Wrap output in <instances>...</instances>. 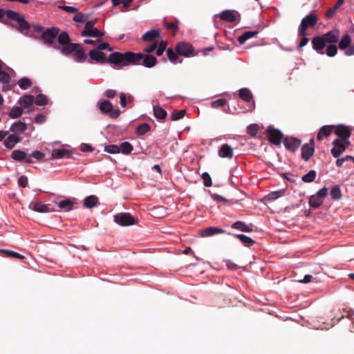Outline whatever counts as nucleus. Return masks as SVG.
<instances>
[{
    "label": "nucleus",
    "mask_w": 354,
    "mask_h": 354,
    "mask_svg": "<svg viewBox=\"0 0 354 354\" xmlns=\"http://www.w3.org/2000/svg\"><path fill=\"white\" fill-rule=\"evenodd\" d=\"M110 64L126 66L129 65H142L147 68H152L158 64L157 59L149 54L136 53L131 51L124 53L114 52L109 55Z\"/></svg>",
    "instance_id": "nucleus-1"
},
{
    "label": "nucleus",
    "mask_w": 354,
    "mask_h": 354,
    "mask_svg": "<svg viewBox=\"0 0 354 354\" xmlns=\"http://www.w3.org/2000/svg\"><path fill=\"white\" fill-rule=\"evenodd\" d=\"M6 16L8 19L15 21L17 24H9L11 27L18 32L28 36V31L30 28V24L26 20L25 17L16 11L11 10H5L0 8V19Z\"/></svg>",
    "instance_id": "nucleus-2"
},
{
    "label": "nucleus",
    "mask_w": 354,
    "mask_h": 354,
    "mask_svg": "<svg viewBox=\"0 0 354 354\" xmlns=\"http://www.w3.org/2000/svg\"><path fill=\"white\" fill-rule=\"evenodd\" d=\"M57 41L59 44H55L53 48L61 51L64 55H69L76 49L77 44L71 43L68 34L63 31L59 32L57 35Z\"/></svg>",
    "instance_id": "nucleus-3"
},
{
    "label": "nucleus",
    "mask_w": 354,
    "mask_h": 354,
    "mask_svg": "<svg viewBox=\"0 0 354 354\" xmlns=\"http://www.w3.org/2000/svg\"><path fill=\"white\" fill-rule=\"evenodd\" d=\"M113 221L121 226H129L137 223L138 220L130 213L121 212L115 214Z\"/></svg>",
    "instance_id": "nucleus-4"
},
{
    "label": "nucleus",
    "mask_w": 354,
    "mask_h": 354,
    "mask_svg": "<svg viewBox=\"0 0 354 354\" xmlns=\"http://www.w3.org/2000/svg\"><path fill=\"white\" fill-rule=\"evenodd\" d=\"M317 22V17L314 13H310L304 17L299 26V35H306V29L309 27H314Z\"/></svg>",
    "instance_id": "nucleus-5"
},
{
    "label": "nucleus",
    "mask_w": 354,
    "mask_h": 354,
    "mask_svg": "<svg viewBox=\"0 0 354 354\" xmlns=\"http://www.w3.org/2000/svg\"><path fill=\"white\" fill-rule=\"evenodd\" d=\"M328 195V189L326 187H323L319 189L315 195L310 196L308 200L309 205L313 208L319 207L324 203V198Z\"/></svg>",
    "instance_id": "nucleus-6"
},
{
    "label": "nucleus",
    "mask_w": 354,
    "mask_h": 354,
    "mask_svg": "<svg viewBox=\"0 0 354 354\" xmlns=\"http://www.w3.org/2000/svg\"><path fill=\"white\" fill-rule=\"evenodd\" d=\"M59 32V29L58 28L52 27L43 31L41 37L45 44L53 47V46L56 44L55 41Z\"/></svg>",
    "instance_id": "nucleus-7"
},
{
    "label": "nucleus",
    "mask_w": 354,
    "mask_h": 354,
    "mask_svg": "<svg viewBox=\"0 0 354 354\" xmlns=\"http://www.w3.org/2000/svg\"><path fill=\"white\" fill-rule=\"evenodd\" d=\"M95 23L96 19L87 21L85 24L84 30L82 32V36L91 37H100L104 36V33L103 32L94 28Z\"/></svg>",
    "instance_id": "nucleus-8"
},
{
    "label": "nucleus",
    "mask_w": 354,
    "mask_h": 354,
    "mask_svg": "<svg viewBox=\"0 0 354 354\" xmlns=\"http://www.w3.org/2000/svg\"><path fill=\"white\" fill-rule=\"evenodd\" d=\"M333 147L331 149V154L334 158H338L350 145V141L346 140L335 139L333 142Z\"/></svg>",
    "instance_id": "nucleus-9"
},
{
    "label": "nucleus",
    "mask_w": 354,
    "mask_h": 354,
    "mask_svg": "<svg viewBox=\"0 0 354 354\" xmlns=\"http://www.w3.org/2000/svg\"><path fill=\"white\" fill-rule=\"evenodd\" d=\"M100 111L105 114L109 115L112 118H117L120 115L119 109H113L112 104L109 100H104L99 102Z\"/></svg>",
    "instance_id": "nucleus-10"
},
{
    "label": "nucleus",
    "mask_w": 354,
    "mask_h": 354,
    "mask_svg": "<svg viewBox=\"0 0 354 354\" xmlns=\"http://www.w3.org/2000/svg\"><path fill=\"white\" fill-rule=\"evenodd\" d=\"M267 136L269 142L274 145H280L283 139V133L273 127L269 126L266 129Z\"/></svg>",
    "instance_id": "nucleus-11"
},
{
    "label": "nucleus",
    "mask_w": 354,
    "mask_h": 354,
    "mask_svg": "<svg viewBox=\"0 0 354 354\" xmlns=\"http://www.w3.org/2000/svg\"><path fill=\"white\" fill-rule=\"evenodd\" d=\"M175 50L178 55L184 57H189L192 55L194 53V48L192 46L185 42L178 43L176 46Z\"/></svg>",
    "instance_id": "nucleus-12"
},
{
    "label": "nucleus",
    "mask_w": 354,
    "mask_h": 354,
    "mask_svg": "<svg viewBox=\"0 0 354 354\" xmlns=\"http://www.w3.org/2000/svg\"><path fill=\"white\" fill-rule=\"evenodd\" d=\"M334 132L339 137V140H348V138H350L351 135V131L350 128L347 126H345L344 124H339L337 126H335L334 128Z\"/></svg>",
    "instance_id": "nucleus-13"
},
{
    "label": "nucleus",
    "mask_w": 354,
    "mask_h": 354,
    "mask_svg": "<svg viewBox=\"0 0 354 354\" xmlns=\"http://www.w3.org/2000/svg\"><path fill=\"white\" fill-rule=\"evenodd\" d=\"M283 142L285 147L292 152L296 151L301 144L299 139L293 137L285 138Z\"/></svg>",
    "instance_id": "nucleus-14"
},
{
    "label": "nucleus",
    "mask_w": 354,
    "mask_h": 354,
    "mask_svg": "<svg viewBox=\"0 0 354 354\" xmlns=\"http://www.w3.org/2000/svg\"><path fill=\"white\" fill-rule=\"evenodd\" d=\"M340 32L338 29L333 28L322 35L324 41L327 44H335L339 39Z\"/></svg>",
    "instance_id": "nucleus-15"
},
{
    "label": "nucleus",
    "mask_w": 354,
    "mask_h": 354,
    "mask_svg": "<svg viewBox=\"0 0 354 354\" xmlns=\"http://www.w3.org/2000/svg\"><path fill=\"white\" fill-rule=\"evenodd\" d=\"M315 151L314 149V140L310 139L309 143L304 144L301 147V157L307 161L313 155Z\"/></svg>",
    "instance_id": "nucleus-16"
},
{
    "label": "nucleus",
    "mask_w": 354,
    "mask_h": 354,
    "mask_svg": "<svg viewBox=\"0 0 354 354\" xmlns=\"http://www.w3.org/2000/svg\"><path fill=\"white\" fill-rule=\"evenodd\" d=\"M22 138L16 133H12L8 136L7 138L4 140V146L9 149H12L15 146L20 142Z\"/></svg>",
    "instance_id": "nucleus-17"
},
{
    "label": "nucleus",
    "mask_w": 354,
    "mask_h": 354,
    "mask_svg": "<svg viewBox=\"0 0 354 354\" xmlns=\"http://www.w3.org/2000/svg\"><path fill=\"white\" fill-rule=\"evenodd\" d=\"M313 48L318 53L323 54L322 50L326 46V41L322 36H316L312 39Z\"/></svg>",
    "instance_id": "nucleus-18"
},
{
    "label": "nucleus",
    "mask_w": 354,
    "mask_h": 354,
    "mask_svg": "<svg viewBox=\"0 0 354 354\" xmlns=\"http://www.w3.org/2000/svg\"><path fill=\"white\" fill-rule=\"evenodd\" d=\"M89 57L91 59L102 64L110 63L109 59H106L105 54L98 50H91L89 52Z\"/></svg>",
    "instance_id": "nucleus-19"
},
{
    "label": "nucleus",
    "mask_w": 354,
    "mask_h": 354,
    "mask_svg": "<svg viewBox=\"0 0 354 354\" xmlns=\"http://www.w3.org/2000/svg\"><path fill=\"white\" fill-rule=\"evenodd\" d=\"M29 207L32 210L40 213H46L52 211V209L50 208V205L43 204L39 201L31 203L29 205Z\"/></svg>",
    "instance_id": "nucleus-20"
},
{
    "label": "nucleus",
    "mask_w": 354,
    "mask_h": 354,
    "mask_svg": "<svg viewBox=\"0 0 354 354\" xmlns=\"http://www.w3.org/2000/svg\"><path fill=\"white\" fill-rule=\"evenodd\" d=\"M218 154L221 158L232 159L234 156L233 149L228 144H223L220 147Z\"/></svg>",
    "instance_id": "nucleus-21"
},
{
    "label": "nucleus",
    "mask_w": 354,
    "mask_h": 354,
    "mask_svg": "<svg viewBox=\"0 0 354 354\" xmlns=\"http://www.w3.org/2000/svg\"><path fill=\"white\" fill-rule=\"evenodd\" d=\"M335 125H324L322 127L317 135V140L322 141L324 138L328 137L333 132Z\"/></svg>",
    "instance_id": "nucleus-22"
},
{
    "label": "nucleus",
    "mask_w": 354,
    "mask_h": 354,
    "mask_svg": "<svg viewBox=\"0 0 354 354\" xmlns=\"http://www.w3.org/2000/svg\"><path fill=\"white\" fill-rule=\"evenodd\" d=\"M74 59L77 62H84L86 59V55L84 48L79 44H77L76 49L73 52Z\"/></svg>",
    "instance_id": "nucleus-23"
},
{
    "label": "nucleus",
    "mask_w": 354,
    "mask_h": 354,
    "mask_svg": "<svg viewBox=\"0 0 354 354\" xmlns=\"http://www.w3.org/2000/svg\"><path fill=\"white\" fill-rule=\"evenodd\" d=\"M27 129V125L25 122H23L21 121H17L14 122L10 128V131L12 132L13 133L19 134L22 133L26 131Z\"/></svg>",
    "instance_id": "nucleus-24"
},
{
    "label": "nucleus",
    "mask_w": 354,
    "mask_h": 354,
    "mask_svg": "<svg viewBox=\"0 0 354 354\" xmlns=\"http://www.w3.org/2000/svg\"><path fill=\"white\" fill-rule=\"evenodd\" d=\"M35 102V97L32 95H25L20 97L19 104L23 109H27L31 106Z\"/></svg>",
    "instance_id": "nucleus-25"
},
{
    "label": "nucleus",
    "mask_w": 354,
    "mask_h": 354,
    "mask_svg": "<svg viewBox=\"0 0 354 354\" xmlns=\"http://www.w3.org/2000/svg\"><path fill=\"white\" fill-rule=\"evenodd\" d=\"M72 156V151L66 149H54L52 151V156L53 158H71Z\"/></svg>",
    "instance_id": "nucleus-26"
},
{
    "label": "nucleus",
    "mask_w": 354,
    "mask_h": 354,
    "mask_svg": "<svg viewBox=\"0 0 354 354\" xmlns=\"http://www.w3.org/2000/svg\"><path fill=\"white\" fill-rule=\"evenodd\" d=\"M221 19L227 22H234L236 20V17L233 10H225L221 12L219 15Z\"/></svg>",
    "instance_id": "nucleus-27"
},
{
    "label": "nucleus",
    "mask_w": 354,
    "mask_h": 354,
    "mask_svg": "<svg viewBox=\"0 0 354 354\" xmlns=\"http://www.w3.org/2000/svg\"><path fill=\"white\" fill-rule=\"evenodd\" d=\"M232 227L243 232H250L253 230L251 225H247L243 221H236L232 225Z\"/></svg>",
    "instance_id": "nucleus-28"
},
{
    "label": "nucleus",
    "mask_w": 354,
    "mask_h": 354,
    "mask_svg": "<svg viewBox=\"0 0 354 354\" xmlns=\"http://www.w3.org/2000/svg\"><path fill=\"white\" fill-rule=\"evenodd\" d=\"M225 232V231L220 227H209L202 231L201 235L203 236H209L215 235L216 234H223Z\"/></svg>",
    "instance_id": "nucleus-29"
},
{
    "label": "nucleus",
    "mask_w": 354,
    "mask_h": 354,
    "mask_svg": "<svg viewBox=\"0 0 354 354\" xmlns=\"http://www.w3.org/2000/svg\"><path fill=\"white\" fill-rule=\"evenodd\" d=\"M160 37V32L158 30H151L145 33L142 39L145 41H153Z\"/></svg>",
    "instance_id": "nucleus-30"
},
{
    "label": "nucleus",
    "mask_w": 354,
    "mask_h": 354,
    "mask_svg": "<svg viewBox=\"0 0 354 354\" xmlns=\"http://www.w3.org/2000/svg\"><path fill=\"white\" fill-rule=\"evenodd\" d=\"M11 158L16 161H25L26 162L28 154L22 150L17 149L12 152Z\"/></svg>",
    "instance_id": "nucleus-31"
},
{
    "label": "nucleus",
    "mask_w": 354,
    "mask_h": 354,
    "mask_svg": "<svg viewBox=\"0 0 354 354\" xmlns=\"http://www.w3.org/2000/svg\"><path fill=\"white\" fill-rule=\"evenodd\" d=\"M73 205H74V202L70 198H66L63 201H61L58 203V207L62 210H64L65 212H69L71 209H73Z\"/></svg>",
    "instance_id": "nucleus-32"
},
{
    "label": "nucleus",
    "mask_w": 354,
    "mask_h": 354,
    "mask_svg": "<svg viewBox=\"0 0 354 354\" xmlns=\"http://www.w3.org/2000/svg\"><path fill=\"white\" fill-rule=\"evenodd\" d=\"M351 36L349 35H345L341 38L338 46L340 50H346L351 46Z\"/></svg>",
    "instance_id": "nucleus-33"
},
{
    "label": "nucleus",
    "mask_w": 354,
    "mask_h": 354,
    "mask_svg": "<svg viewBox=\"0 0 354 354\" xmlns=\"http://www.w3.org/2000/svg\"><path fill=\"white\" fill-rule=\"evenodd\" d=\"M239 97L243 101L249 102L252 100V94L248 88H243L239 90Z\"/></svg>",
    "instance_id": "nucleus-34"
},
{
    "label": "nucleus",
    "mask_w": 354,
    "mask_h": 354,
    "mask_svg": "<svg viewBox=\"0 0 354 354\" xmlns=\"http://www.w3.org/2000/svg\"><path fill=\"white\" fill-rule=\"evenodd\" d=\"M98 203V199L97 197L94 195H91L89 196H87L84 200V205L87 208H92L95 206H96Z\"/></svg>",
    "instance_id": "nucleus-35"
},
{
    "label": "nucleus",
    "mask_w": 354,
    "mask_h": 354,
    "mask_svg": "<svg viewBox=\"0 0 354 354\" xmlns=\"http://www.w3.org/2000/svg\"><path fill=\"white\" fill-rule=\"evenodd\" d=\"M45 155L40 151H34L30 154L28 155V158L26 159L27 163L33 162L32 158H35L37 160H41L44 158Z\"/></svg>",
    "instance_id": "nucleus-36"
},
{
    "label": "nucleus",
    "mask_w": 354,
    "mask_h": 354,
    "mask_svg": "<svg viewBox=\"0 0 354 354\" xmlns=\"http://www.w3.org/2000/svg\"><path fill=\"white\" fill-rule=\"evenodd\" d=\"M153 114L159 120H164L167 115V111L159 106H153Z\"/></svg>",
    "instance_id": "nucleus-37"
},
{
    "label": "nucleus",
    "mask_w": 354,
    "mask_h": 354,
    "mask_svg": "<svg viewBox=\"0 0 354 354\" xmlns=\"http://www.w3.org/2000/svg\"><path fill=\"white\" fill-rule=\"evenodd\" d=\"M234 236L236 238L239 239L242 242V243L246 247H250L254 243V241H253L251 238L246 235L239 234H234Z\"/></svg>",
    "instance_id": "nucleus-38"
},
{
    "label": "nucleus",
    "mask_w": 354,
    "mask_h": 354,
    "mask_svg": "<svg viewBox=\"0 0 354 354\" xmlns=\"http://www.w3.org/2000/svg\"><path fill=\"white\" fill-rule=\"evenodd\" d=\"M344 0H338L337 1V3L330 8H329L327 12H326V17L327 18H331L333 17L335 12H337V10H338V8L342 6V4L344 3Z\"/></svg>",
    "instance_id": "nucleus-39"
},
{
    "label": "nucleus",
    "mask_w": 354,
    "mask_h": 354,
    "mask_svg": "<svg viewBox=\"0 0 354 354\" xmlns=\"http://www.w3.org/2000/svg\"><path fill=\"white\" fill-rule=\"evenodd\" d=\"M257 34V31H246L239 37L238 41L241 44H243L248 39L254 37Z\"/></svg>",
    "instance_id": "nucleus-40"
},
{
    "label": "nucleus",
    "mask_w": 354,
    "mask_h": 354,
    "mask_svg": "<svg viewBox=\"0 0 354 354\" xmlns=\"http://www.w3.org/2000/svg\"><path fill=\"white\" fill-rule=\"evenodd\" d=\"M118 147L120 148V152L126 155L131 153L133 149L132 145L129 142H122Z\"/></svg>",
    "instance_id": "nucleus-41"
},
{
    "label": "nucleus",
    "mask_w": 354,
    "mask_h": 354,
    "mask_svg": "<svg viewBox=\"0 0 354 354\" xmlns=\"http://www.w3.org/2000/svg\"><path fill=\"white\" fill-rule=\"evenodd\" d=\"M23 113V109L19 106H14L10 110V112L8 113V116L12 119H15L19 118Z\"/></svg>",
    "instance_id": "nucleus-42"
},
{
    "label": "nucleus",
    "mask_w": 354,
    "mask_h": 354,
    "mask_svg": "<svg viewBox=\"0 0 354 354\" xmlns=\"http://www.w3.org/2000/svg\"><path fill=\"white\" fill-rule=\"evenodd\" d=\"M151 129V127L147 123H142L140 124L136 129V133L138 136H144L148 133Z\"/></svg>",
    "instance_id": "nucleus-43"
},
{
    "label": "nucleus",
    "mask_w": 354,
    "mask_h": 354,
    "mask_svg": "<svg viewBox=\"0 0 354 354\" xmlns=\"http://www.w3.org/2000/svg\"><path fill=\"white\" fill-rule=\"evenodd\" d=\"M17 84L21 89L26 90L32 86V81L28 77H23L18 81Z\"/></svg>",
    "instance_id": "nucleus-44"
},
{
    "label": "nucleus",
    "mask_w": 354,
    "mask_h": 354,
    "mask_svg": "<svg viewBox=\"0 0 354 354\" xmlns=\"http://www.w3.org/2000/svg\"><path fill=\"white\" fill-rule=\"evenodd\" d=\"M330 195L333 200H339L342 198V192L340 188L335 185L331 188Z\"/></svg>",
    "instance_id": "nucleus-45"
},
{
    "label": "nucleus",
    "mask_w": 354,
    "mask_h": 354,
    "mask_svg": "<svg viewBox=\"0 0 354 354\" xmlns=\"http://www.w3.org/2000/svg\"><path fill=\"white\" fill-rule=\"evenodd\" d=\"M317 174L315 170H310L308 174L302 176V180L305 183H312L315 180Z\"/></svg>",
    "instance_id": "nucleus-46"
},
{
    "label": "nucleus",
    "mask_w": 354,
    "mask_h": 354,
    "mask_svg": "<svg viewBox=\"0 0 354 354\" xmlns=\"http://www.w3.org/2000/svg\"><path fill=\"white\" fill-rule=\"evenodd\" d=\"M164 24L168 30L174 31V35L176 34V32L178 31V21L177 19H175L171 22H167L164 20Z\"/></svg>",
    "instance_id": "nucleus-47"
},
{
    "label": "nucleus",
    "mask_w": 354,
    "mask_h": 354,
    "mask_svg": "<svg viewBox=\"0 0 354 354\" xmlns=\"http://www.w3.org/2000/svg\"><path fill=\"white\" fill-rule=\"evenodd\" d=\"M285 189H281L279 191L272 192L267 196L268 201H274L284 194Z\"/></svg>",
    "instance_id": "nucleus-48"
},
{
    "label": "nucleus",
    "mask_w": 354,
    "mask_h": 354,
    "mask_svg": "<svg viewBox=\"0 0 354 354\" xmlns=\"http://www.w3.org/2000/svg\"><path fill=\"white\" fill-rule=\"evenodd\" d=\"M186 113V110H179V111H174L171 115V119L173 121L178 120L181 118H183Z\"/></svg>",
    "instance_id": "nucleus-49"
},
{
    "label": "nucleus",
    "mask_w": 354,
    "mask_h": 354,
    "mask_svg": "<svg viewBox=\"0 0 354 354\" xmlns=\"http://www.w3.org/2000/svg\"><path fill=\"white\" fill-rule=\"evenodd\" d=\"M35 100L37 105L44 106L47 104L48 99L46 95L44 94H39L36 97Z\"/></svg>",
    "instance_id": "nucleus-50"
},
{
    "label": "nucleus",
    "mask_w": 354,
    "mask_h": 354,
    "mask_svg": "<svg viewBox=\"0 0 354 354\" xmlns=\"http://www.w3.org/2000/svg\"><path fill=\"white\" fill-rule=\"evenodd\" d=\"M201 178L203 180V184L205 187H209L212 185L211 176L207 172H204L201 175Z\"/></svg>",
    "instance_id": "nucleus-51"
},
{
    "label": "nucleus",
    "mask_w": 354,
    "mask_h": 354,
    "mask_svg": "<svg viewBox=\"0 0 354 354\" xmlns=\"http://www.w3.org/2000/svg\"><path fill=\"white\" fill-rule=\"evenodd\" d=\"M88 17V15H84L81 12H77V14L73 17V20L75 22L83 23L86 21Z\"/></svg>",
    "instance_id": "nucleus-52"
},
{
    "label": "nucleus",
    "mask_w": 354,
    "mask_h": 354,
    "mask_svg": "<svg viewBox=\"0 0 354 354\" xmlns=\"http://www.w3.org/2000/svg\"><path fill=\"white\" fill-rule=\"evenodd\" d=\"M337 53V47L335 44H329L326 48V55L328 57H334Z\"/></svg>",
    "instance_id": "nucleus-53"
},
{
    "label": "nucleus",
    "mask_w": 354,
    "mask_h": 354,
    "mask_svg": "<svg viewBox=\"0 0 354 354\" xmlns=\"http://www.w3.org/2000/svg\"><path fill=\"white\" fill-rule=\"evenodd\" d=\"M0 252L6 253L7 254V257H14V258H17L19 259L24 258V257L21 254H20L17 252H15L14 251H12V250H1Z\"/></svg>",
    "instance_id": "nucleus-54"
},
{
    "label": "nucleus",
    "mask_w": 354,
    "mask_h": 354,
    "mask_svg": "<svg viewBox=\"0 0 354 354\" xmlns=\"http://www.w3.org/2000/svg\"><path fill=\"white\" fill-rule=\"evenodd\" d=\"M259 127L256 124H252L247 127V133L251 136H255L258 133Z\"/></svg>",
    "instance_id": "nucleus-55"
},
{
    "label": "nucleus",
    "mask_w": 354,
    "mask_h": 354,
    "mask_svg": "<svg viewBox=\"0 0 354 354\" xmlns=\"http://www.w3.org/2000/svg\"><path fill=\"white\" fill-rule=\"evenodd\" d=\"M104 151L109 153H120V148L118 145H110L104 147Z\"/></svg>",
    "instance_id": "nucleus-56"
},
{
    "label": "nucleus",
    "mask_w": 354,
    "mask_h": 354,
    "mask_svg": "<svg viewBox=\"0 0 354 354\" xmlns=\"http://www.w3.org/2000/svg\"><path fill=\"white\" fill-rule=\"evenodd\" d=\"M227 104V100L223 98L218 99L212 102L211 106L213 108H218L221 106H224Z\"/></svg>",
    "instance_id": "nucleus-57"
},
{
    "label": "nucleus",
    "mask_w": 354,
    "mask_h": 354,
    "mask_svg": "<svg viewBox=\"0 0 354 354\" xmlns=\"http://www.w3.org/2000/svg\"><path fill=\"white\" fill-rule=\"evenodd\" d=\"M167 54L169 59L173 62L175 63L178 59V54L177 53L174 52L171 48H168L167 50Z\"/></svg>",
    "instance_id": "nucleus-58"
},
{
    "label": "nucleus",
    "mask_w": 354,
    "mask_h": 354,
    "mask_svg": "<svg viewBox=\"0 0 354 354\" xmlns=\"http://www.w3.org/2000/svg\"><path fill=\"white\" fill-rule=\"evenodd\" d=\"M166 47H167V42L162 41L158 46V49L156 50V55L158 56H161L163 54L164 51L165 50Z\"/></svg>",
    "instance_id": "nucleus-59"
},
{
    "label": "nucleus",
    "mask_w": 354,
    "mask_h": 354,
    "mask_svg": "<svg viewBox=\"0 0 354 354\" xmlns=\"http://www.w3.org/2000/svg\"><path fill=\"white\" fill-rule=\"evenodd\" d=\"M10 80V75L6 72V71H0V81L3 83L6 84L8 83Z\"/></svg>",
    "instance_id": "nucleus-60"
},
{
    "label": "nucleus",
    "mask_w": 354,
    "mask_h": 354,
    "mask_svg": "<svg viewBox=\"0 0 354 354\" xmlns=\"http://www.w3.org/2000/svg\"><path fill=\"white\" fill-rule=\"evenodd\" d=\"M59 8L69 12V13H77L78 12L77 8L73 7V6H59Z\"/></svg>",
    "instance_id": "nucleus-61"
},
{
    "label": "nucleus",
    "mask_w": 354,
    "mask_h": 354,
    "mask_svg": "<svg viewBox=\"0 0 354 354\" xmlns=\"http://www.w3.org/2000/svg\"><path fill=\"white\" fill-rule=\"evenodd\" d=\"M28 180L27 176H21L18 179V184L22 187H26L28 185Z\"/></svg>",
    "instance_id": "nucleus-62"
},
{
    "label": "nucleus",
    "mask_w": 354,
    "mask_h": 354,
    "mask_svg": "<svg viewBox=\"0 0 354 354\" xmlns=\"http://www.w3.org/2000/svg\"><path fill=\"white\" fill-rule=\"evenodd\" d=\"M97 50L101 51L102 50H108L109 51L112 50V48L110 47L109 44L106 42H102L97 46Z\"/></svg>",
    "instance_id": "nucleus-63"
},
{
    "label": "nucleus",
    "mask_w": 354,
    "mask_h": 354,
    "mask_svg": "<svg viewBox=\"0 0 354 354\" xmlns=\"http://www.w3.org/2000/svg\"><path fill=\"white\" fill-rule=\"evenodd\" d=\"M120 105L122 107H125L127 104V95L124 93H120Z\"/></svg>",
    "instance_id": "nucleus-64"
}]
</instances>
